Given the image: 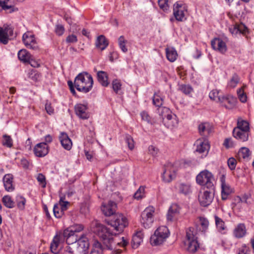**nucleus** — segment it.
I'll return each mask as SVG.
<instances>
[{"instance_id": "obj_1", "label": "nucleus", "mask_w": 254, "mask_h": 254, "mask_svg": "<svg viewBox=\"0 0 254 254\" xmlns=\"http://www.w3.org/2000/svg\"><path fill=\"white\" fill-rule=\"evenodd\" d=\"M116 209L117 204L113 201L104 203L101 206V210L105 216L113 215L111 220H106L107 223L113 229L104 226L97 220L92 221L91 225L93 232L102 238L103 244L109 250H112L115 244L124 247L128 244V242L124 237L121 239H114L113 237L114 235L122 233L125 228L128 225L127 218L122 214L116 213Z\"/></svg>"}, {"instance_id": "obj_2", "label": "nucleus", "mask_w": 254, "mask_h": 254, "mask_svg": "<svg viewBox=\"0 0 254 254\" xmlns=\"http://www.w3.org/2000/svg\"><path fill=\"white\" fill-rule=\"evenodd\" d=\"M93 84V80L92 76L86 72L79 73L74 79V87L78 91L84 93L91 90Z\"/></svg>"}, {"instance_id": "obj_3", "label": "nucleus", "mask_w": 254, "mask_h": 254, "mask_svg": "<svg viewBox=\"0 0 254 254\" xmlns=\"http://www.w3.org/2000/svg\"><path fill=\"white\" fill-rule=\"evenodd\" d=\"M197 184L206 188H215V179L212 174L207 170L201 171L196 177Z\"/></svg>"}, {"instance_id": "obj_4", "label": "nucleus", "mask_w": 254, "mask_h": 254, "mask_svg": "<svg viewBox=\"0 0 254 254\" xmlns=\"http://www.w3.org/2000/svg\"><path fill=\"white\" fill-rule=\"evenodd\" d=\"M169 231L165 226L158 227L150 238V243L152 245L157 246L162 244L169 236Z\"/></svg>"}, {"instance_id": "obj_5", "label": "nucleus", "mask_w": 254, "mask_h": 254, "mask_svg": "<svg viewBox=\"0 0 254 254\" xmlns=\"http://www.w3.org/2000/svg\"><path fill=\"white\" fill-rule=\"evenodd\" d=\"M215 194V188L203 189L198 195V201L201 206L207 207L212 202Z\"/></svg>"}, {"instance_id": "obj_6", "label": "nucleus", "mask_w": 254, "mask_h": 254, "mask_svg": "<svg viewBox=\"0 0 254 254\" xmlns=\"http://www.w3.org/2000/svg\"><path fill=\"white\" fill-rule=\"evenodd\" d=\"M155 209L153 206L146 207L141 213L140 222L145 228H150L154 222Z\"/></svg>"}, {"instance_id": "obj_7", "label": "nucleus", "mask_w": 254, "mask_h": 254, "mask_svg": "<svg viewBox=\"0 0 254 254\" xmlns=\"http://www.w3.org/2000/svg\"><path fill=\"white\" fill-rule=\"evenodd\" d=\"M185 245L188 246V251L190 253H195L199 248L197 238L193 234L191 228L187 230Z\"/></svg>"}, {"instance_id": "obj_8", "label": "nucleus", "mask_w": 254, "mask_h": 254, "mask_svg": "<svg viewBox=\"0 0 254 254\" xmlns=\"http://www.w3.org/2000/svg\"><path fill=\"white\" fill-rule=\"evenodd\" d=\"M187 12V7L182 2H176L173 6V15L176 20L183 21L186 20L185 13Z\"/></svg>"}, {"instance_id": "obj_9", "label": "nucleus", "mask_w": 254, "mask_h": 254, "mask_svg": "<svg viewBox=\"0 0 254 254\" xmlns=\"http://www.w3.org/2000/svg\"><path fill=\"white\" fill-rule=\"evenodd\" d=\"M22 41L28 49L36 50L39 48L34 35L29 32H26L23 35Z\"/></svg>"}, {"instance_id": "obj_10", "label": "nucleus", "mask_w": 254, "mask_h": 254, "mask_svg": "<svg viewBox=\"0 0 254 254\" xmlns=\"http://www.w3.org/2000/svg\"><path fill=\"white\" fill-rule=\"evenodd\" d=\"M176 168L171 163L164 166V170L162 175L163 180L165 182H170L176 177Z\"/></svg>"}, {"instance_id": "obj_11", "label": "nucleus", "mask_w": 254, "mask_h": 254, "mask_svg": "<svg viewBox=\"0 0 254 254\" xmlns=\"http://www.w3.org/2000/svg\"><path fill=\"white\" fill-rule=\"evenodd\" d=\"M74 246H76L77 253L81 254H86L89 246L88 238L83 234L80 235L79 239Z\"/></svg>"}, {"instance_id": "obj_12", "label": "nucleus", "mask_w": 254, "mask_h": 254, "mask_svg": "<svg viewBox=\"0 0 254 254\" xmlns=\"http://www.w3.org/2000/svg\"><path fill=\"white\" fill-rule=\"evenodd\" d=\"M237 98L231 95L222 96V98H219V102L221 106L227 109L234 108L237 103Z\"/></svg>"}, {"instance_id": "obj_13", "label": "nucleus", "mask_w": 254, "mask_h": 254, "mask_svg": "<svg viewBox=\"0 0 254 254\" xmlns=\"http://www.w3.org/2000/svg\"><path fill=\"white\" fill-rule=\"evenodd\" d=\"M74 111L76 115L80 119L86 120L89 118L90 115L88 111L87 104H77L74 106Z\"/></svg>"}, {"instance_id": "obj_14", "label": "nucleus", "mask_w": 254, "mask_h": 254, "mask_svg": "<svg viewBox=\"0 0 254 254\" xmlns=\"http://www.w3.org/2000/svg\"><path fill=\"white\" fill-rule=\"evenodd\" d=\"M221 186V197L222 200L227 199L228 196L233 192V189L225 182V176L222 175L220 178Z\"/></svg>"}, {"instance_id": "obj_15", "label": "nucleus", "mask_w": 254, "mask_h": 254, "mask_svg": "<svg viewBox=\"0 0 254 254\" xmlns=\"http://www.w3.org/2000/svg\"><path fill=\"white\" fill-rule=\"evenodd\" d=\"M63 236L68 245H75L78 240L80 235L73 233V232L66 229L63 231Z\"/></svg>"}, {"instance_id": "obj_16", "label": "nucleus", "mask_w": 254, "mask_h": 254, "mask_svg": "<svg viewBox=\"0 0 254 254\" xmlns=\"http://www.w3.org/2000/svg\"><path fill=\"white\" fill-rule=\"evenodd\" d=\"M35 155L39 157L46 156L49 152V146L46 143H39L37 144L33 150Z\"/></svg>"}, {"instance_id": "obj_17", "label": "nucleus", "mask_w": 254, "mask_h": 254, "mask_svg": "<svg viewBox=\"0 0 254 254\" xmlns=\"http://www.w3.org/2000/svg\"><path fill=\"white\" fill-rule=\"evenodd\" d=\"M212 48L215 50L219 51L222 54L225 53L227 51V46L225 43L220 38H214L211 42Z\"/></svg>"}, {"instance_id": "obj_18", "label": "nucleus", "mask_w": 254, "mask_h": 254, "mask_svg": "<svg viewBox=\"0 0 254 254\" xmlns=\"http://www.w3.org/2000/svg\"><path fill=\"white\" fill-rule=\"evenodd\" d=\"M163 123L167 128L173 129L178 126L179 120L177 116L173 113L171 115H168L167 118H163Z\"/></svg>"}, {"instance_id": "obj_19", "label": "nucleus", "mask_w": 254, "mask_h": 254, "mask_svg": "<svg viewBox=\"0 0 254 254\" xmlns=\"http://www.w3.org/2000/svg\"><path fill=\"white\" fill-rule=\"evenodd\" d=\"M196 151L199 153L207 154L209 149L208 141L205 139H199L196 141Z\"/></svg>"}, {"instance_id": "obj_20", "label": "nucleus", "mask_w": 254, "mask_h": 254, "mask_svg": "<svg viewBox=\"0 0 254 254\" xmlns=\"http://www.w3.org/2000/svg\"><path fill=\"white\" fill-rule=\"evenodd\" d=\"M3 186L6 191L11 192L14 190L13 177L12 174H7L2 179Z\"/></svg>"}, {"instance_id": "obj_21", "label": "nucleus", "mask_w": 254, "mask_h": 254, "mask_svg": "<svg viewBox=\"0 0 254 254\" xmlns=\"http://www.w3.org/2000/svg\"><path fill=\"white\" fill-rule=\"evenodd\" d=\"M250 132L234 128L233 136L237 140L241 142L247 141L249 139Z\"/></svg>"}, {"instance_id": "obj_22", "label": "nucleus", "mask_w": 254, "mask_h": 254, "mask_svg": "<svg viewBox=\"0 0 254 254\" xmlns=\"http://www.w3.org/2000/svg\"><path fill=\"white\" fill-rule=\"evenodd\" d=\"M247 229L245 224L239 223L237 224L233 231V236L238 239L242 238L246 236Z\"/></svg>"}, {"instance_id": "obj_23", "label": "nucleus", "mask_w": 254, "mask_h": 254, "mask_svg": "<svg viewBox=\"0 0 254 254\" xmlns=\"http://www.w3.org/2000/svg\"><path fill=\"white\" fill-rule=\"evenodd\" d=\"M59 139L63 148L67 150H70L72 147V143L67 133L64 132L61 133Z\"/></svg>"}, {"instance_id": "obj_24", "label": "nucleus", "mask_w": 254, "mask_h": 254, "mask_svg": "<svg viewBox=\"0 0 254 254\" xmlns=\"http://www.w3.org/2000/svg\"><path fill=\"white\" fill-rule=\"evenodd\" d=\"M181 208L177 204H172L168 211L167 218L168 221H172L180 212Z\"/></svg>"}, {"instance_id": "obj_25", "label": "nucleus", "mask_w": 254, "mask_h": 254, "mask_svg": "<svg viewBox=\"0 0 254 254\" xmlns=\"http://www.w3.org/2000/svg\"><path fill=\"white\" fill-rule=\"evenodd\" d=\"M175 188L179 193L186 195L191 192L190 185L188 183H178Z\"/></svg>"}, {"instance_id": "obj_26", "label": "nucleus", "mask_w": 254, "mask_h": 254, "mask_svg": "<svg viewBox=\"0 0 254 254\" xmlns=\"http://www.w3.org/2000/svg\"><path fill=\"white\" fill-rule=\"evenodd\" d=\"M197 229L202 232H205L208 229L209 221L208 219L204 217H199L198 220L196 222Z\"/></svg>"}, {"instance_id": "obj_27", "label": "nucleus", "mask_w": 254, "mask_h": 254, "mask_svg": "<svg viewBox=\"0 0 254 254\" xmlns=\"http://www.w3.org/2000/svg\"><path fill=\"white\" fill-rule=\"evenodd\" d=\"M143 234L142 231H137L132 237L131 245L133 249L137 248L143 241Z\"/></svg>"}, {"instance_id": "obj_28", "label": "nucleus", "mask_w": 254, "mask_h": 254, "mask_svg": "<svg viewBox=\"0 0 254 254\" xmlns=\"http://www.w3.org/2000/svg\"><path fill=\"white\" fill-rule=\"evenodd\" d=\"M198 129L200 134L204 136H207L211 131L210 126L207 123H203L199 124L198 127Z\"/></svg>"}, {"instance_id": "obj_29", "label": "nucleus", "mask_w": 254, "mask_h": 254, "mask_svg": "<svg viewBox=\"0 0 254 254\" xmlns=\"http://www.w3.org/2000/svg\"><path fill=\"white\" fill-rule=\"evenodd\" d=\"M99 82L103 86L107 87L109 84L107 73L103 71H99L97 73Z\"/></svg>"}, {"instance_id": "obj_30", "label": "nucleus", "mask_w": 254, "mask_h": 254, "mask_svg": "<svg viewBox=\"0 0 254 254\" xmlns=\"http://www.w3.org/2000/svg\"><path fill=\"white\" fill-rule=\"evenodd\" d=\"M108 45V42L105 37L100 35L98 37L96 41V46L101 51L105 50Z\"/></svg>"}, {"instance_id": "obj_31", "label": "nucleus", "mask_w": 254, "mask_h": 254, "mask_svg": "<svg viewBox=\"0 0 254 254\" xmlns=\"http://www.w3.org/2000/svg\"><path fill=\"white\" fill-rule=\"evenodd\" d=\"M60 241V236L56 235L53 238L50 245V250L52 253L57 254L59 253L58 247Z\"/></svg>"}, {"instance_id": "obj_32", "label": "nucleus", "mask_w": 254, "mask_h": 254, "mask_svg": "<svg viewBox=\"0 0 254 254\" xmlns=\"http://www.w3.org/2000/svg\"><path fill=\"white\" fill-rule=\"evenodd\" d=\"M166 54L167 58L169 61L173 62L177 59L178 55L175 48L173 47L166 48Z\"/></svg>"}, {"instance_id": "obj_33", "label": "nucleus", "mask_w": 254, "mask_h": 254, "mask_svg": "<svg viewBox=\"0 0 254 254\" xmlns=\"http://www.w3.org/2000/svg\"><path fill=\"white\" fill-rule=\"evenodd\" d=\"M234 128L250 132L249 123L247 121L244 120L242 118H239L238 119L237 127Z\"/></svg>"}, {"instance_id": "obj_34", "label": "nucleus", "mask_w": 254, "mask_h": 254, "mask_svg": "<svg viewBox=\"0 0 254 254\" xmlns=\"http://www.w3.org/2000/svg\"><path fill=\"white\" fill-rule=\"evenodd\" d=\"M18 57L19 60L24 63L30 61L31 55L25 49L20 50L18 53Z\"/></svg>"}, {"instance_id": "obj_35", "label": "nucleus", "mask_w": 254, "mask_h": 254, "mask_svg": "<svg viewBox=\"0 0 254 254\" xmlns=\"http://www.w3.org/2000/svg\"><path fill=\"white\" fill-rule=\"evenodd\" d=\"M9 0H0V7L5 10H9L10 12L17 10V8L11 4H8Z\"/></svg>"}, {"instance_id": "obj_36", "label": "nucleus", "mask_w": 254, "mask_h": 254, "mask_svg": "<svg viewBox=\"0 0 254 254\" xmlns=\"http://www.w3.org/2000/svg\"><path fill=\"white\" fill-rule=\"evenodd\" d=\"M153 104L157 107L162 106L164 102V97L160 93H155L152 98Z\"/></svg>"}, {"instance_id": "obj_37", "label": "nucleus", "mask_w": 254, "mask_h": 254, "mask_svg": "<svg viewBox=\"0 0 254 254\" xmlns=\"http://www.w3.org/2000/svg\"><path fill=\"white\" fill-rule=\"evenodd\" d=\"M103 247L101 243L97 241H95L92 246V248L90 254H102Z\"/></svg>"}, {"instance_id": "obj_38", "label": "nucleus", "mask_w": 254, "mask_h": 254, "mask_svg": "<svg viewBox=\"0 0 254 254\" xmlns=\"http://www.w3.org/2000/svg\"><path fill=\"white\" fill-rule=\"evenodd\" d=\"M158 113L162 118V121H163V118H166L168 117V115H171L173 114L168 108L163 106L158 108Z\"/></svg>"}, {"instance_id": "obj_39", "label": "nucleus", "mask_w": 254, "mask_h": 254, "mask_svg": "<svg viewBox=\"0 0 254 254\" xmlns=\"http://www.w3.org/2000/svg\"><path fill=\"white\" fill-rule=\"evenodd\" d=\"M2 201L4 205L7 208H12L14 207L15 202L10 195H4L2 198Z\"/></svg>"}, {"instance_id": "obj_40", "label": "nucleus", "mask_w": 254, "mask_h": 254, "mask_svg": "<svg viewBox=\"0 0 254 254\" xmlns=\"http://www.w3.org/2000/svg\"><path fill=\"white\" fill-rule=\"evenodd\" d=\"M214 219L215 225L218 230L219 232H222V231L225 230L226 227L224 221L217 215L214 216Z\"/></svg>"}, {"instance_id": "obj_41", "label": "nucleus", "mask_w": 254, "mask_h": 254, "mask_svg": "<svg viewBox=\"0 0 254 254\" xmlns=\"http://www.w3.org/2000/svg\"><path fill=\"white\" fill-rule=\"evenodd\" d=\"M240 81L239 76L235 73L228 82V86L231 88H235Z\"/></svg>"}, {"instance_id": "obj_42", "label": "nucleus", "mask_w": 254, "mask_h": 254, "mask_svg": "<svg viewBox=\"0 0 254 254\" xmlns=\"http://www.w3.org/2000/svg\"><path fill=\"white\" fill-rule=\"evenodd\" d=\"M16 202L17 206L19 209L23 210L24 209L26 199L24 197L21 195H17L16 197Z\"/></svg>"}, {"instance_id": "obj_43", "label": "nucleus", "mask_w": 254, "mask_h": 254, "mask_svg": "<svg viewBox=\"0 0 254 254\" xmlns=\"http://www.w3.org/2000/svg\"><path fill=\"white\" fill-rule=\"evenodd\" d=\"M234 30H236V34L238 32L243 34H246L248 32V28L243 23L236 25L234 27Z\"/></svg>"}, {"instance_id": "obj_44", "label": "nucleus", "mask_w": 254, "mask_h": 254, "mask_svg": "<svg viewBox=\"0 0 254 254\" xmlns=\"http://www.w3.org/2000/svg\"><path fill=\"white\" fill-rule=\"evenodd\" d=\"M53 213L55 216L57 218H61L64 214V212L58 204H55L54 205L53 207Z\"/></svg>"}, {"instance_id": "obj_45", "label": "nucleus", "mask_w": 254, "mask_h": 254, "mask_svg": "<svg viewBox=\"0 0 254 254\" xmlns=\"http://www.w3.org/2000/svg\"><path fill=\"white\" fill-rule=\"evenodd\" d=\"M127 42V40L125 39L123 36H121L118 39L119 47L124 53H126L127 51V49L126 46Z\"/></svg>"}, {"instance_id": "obj_46", "label": "nucleus", "mask_w": 254, "mask_h": 254, "mask_svg": "<svg viewBox=\"0 0 254 254\" xmlns=\"http://www.w3.org/2000/svg\"><path fill=\"white\" fill-rule=\"evenodd\" d=\"M237 95L240 101L242 103H245L247 101V96L245 93L243 88H240L237 90Z\"/></svg>"}, {"instance_id": "obj_47", "label": "nucleus", "mask_w": 254, "mask_h": 254, "mask_svg": "<svg viewBox=\"0 0 254 254\" xmlns=\"http://www.w3.org/2000/svg\"><path fill=\"white\" fill-rule=\"evenodd\" d=\"M84 229V226L82 224H76L67 228V229L73 232V233L77 234V233L82 231Z\"/></svg>"}, {"instance_id": "obj_48", "label": "nucleus", "mask_w": 254, "mask_h": 254, "mask_svg": "<svg viewBox=\"0 0 254 254\" xmlns=\"http://www.w3.org/2000/svg\"><path fill=\"white\" fill-rule=\"evenodd\" d=\"M112 88L116 94H118L121 89L122 84L118 79H114L112 83Z\"/></svg>"}, {"instance_id": "obj_49", "label": "nucleus", "mask_w": 254, "mask_h": 254, "mask_svg": "<svg viewBox=\"0 0 254 254\" xmlns=\"http://www.w3.org/2000/svg\"><path fill=\"white\" fill-rule=\"evenodd\" d=\"M3 145L10 148L12 146L13 141L11 137L9 135H4L2 142Z\"/></svg>"}, {"instance_id": "obj_50", "label": "nucleus", "mask_w": 254, "mask_h": 254, "mask_svg": "<svg viewBox=\"0 0 254 254\" xmlns=\"http://www.w3.org/2000/svg\"><path fill=\"white\" fill-rule=\"evenodd\" d=\"M65 198L64 196H61L59 201V203L58 204L60 205V207L61 208V209L64 212L67 210V206L69 204L68 201L65 200Z\"/></svg>"}, {"instance_id": "obj_51", "label": "nucleus", "mask_w": 254, "mask_h": 254, "mask_svg": "<svg viewBox=\"0 0 254 254\" xmlns=\"http://www.w3.org/2000/svg\"><path fill=\"white\" fill-rule=\"evenodd\" d=\"M160 8L164 11H167L169 8V0H158Z\"/></svg>"}, {"instance_id": "obj_52", "label": "nucleus", "mask_w": 254, "mask_h": 254, "mask_svg": "<svg viewBox=\"0 0 254 254\" xmlns=\"http://www.w3.org/2000/svg\"><path fill=\"white\" fill-rule=\"evenodd\" d=\"M210 99L219 102V98H222V96L219 95V91L217 89H214L209 94Z\"/></svg>"}, {"instance_id": "obj_53", "label": "nucleus", "mask_w": 254, "mask_h": 254, "mask_svg": "<svg viewBox=\"0 0 254 254\" xmlns=\"http://www.w3.org/2000/svg\"><path fill=\"white\" fill-rule=\"evenodd\" d=\"M3 30H4V32L8 41L15 37L13 34V28L11 26H7L3 28Z\"/></svg>"}, {"instance_id": "obj_54", "label": "nucleus", "mask_w": 254, "mask_h": 254, "mask_svg": "<svg viewBox=\"0 0 254 254\" xmlns=\"http://www.w3.org/2000/svg\"><path fill=\"white\" fill-rule=\"evenodd\" d=\"M180 90L185 94H189L193 91V89L190 85L183 84L180 86Z\"/></svg>"}, {"instance_id": "obj_55", "label": "nucleus", "mask_w": 254, "mask_h": 254, "mask_svg": "<svg viewBox=\"0 0 254 254\" xmlns=\"http://www.w3.org/2000/svg\"><path fill=\"white\" fill-rule=\"evenodd\" d=\"M0 42L3 44H6L8 42L4 30L1 27H0Z\"/></svg>"}, {"instance_id": "obj_56", "label": "nucleus", "mask_w": 254, "mask_h": 254, "mask_svg": "<svg viewBox=\"0 0 254 254\" xmlns=\"http://www.w3.org/2000/svg\"><path fill=\"white\" fill-rule=\"evenodd\" d=\"M144 190L145 189L143 187H140L134 194V198L137 199L141 198L144 195Z\"/></svg>"}, {"instance_id": "obj_57", "label": "nucleus", "mask_w": 254, "mask_h": 254, "mask_svg": "<svg viewBox=\"0 0 254 254\" xmlns=\"http://www.w3.org/2000/svg\"><path fill=\"white\" fill-rule=\"evenodd\" d=\"M36 178L38 182L42 185V187L45 188L46 186L45 176L43 174L39 173L37 175Z\"/></svg>"}, {"instance_id": "obj_58", "label": "nucleus", "mask_w": 254, "mask_h": 254, "mask_svg": "<svg viewBox=\"0 0 254 254\" xmlns=\"http://www.w3.org/2000/svg\"><path fill=\"white\" fill-rule=\"evenodd\" d=\"M239 153L243 158L248 157L250 155V151L247 147H242L240 150Z\"/></svg>"}, {"instance_id": "obj_59", "label": "nucleus", "mask_w": 254, "mask_h": 254, "mask_svg": "<svg viewBox=\"0 0 254 254\" xmlns=\"http://www.w3.org/2000/svg\"><path fill=\"white\" fill-rule=\"evenodd\" d=\"M240 199L242 202L249 204L251 203V195L250 193H245L240 198Z\"/></svg>"}, {"instance_id": "obj_60", "label": "nucleus", "mask_w": 254, "mask_h": 254, "mask_svg": "<svg viewBox=\"0 0 254 254\" xmlns=\"http://www.w3.org/2000/svg\"><path fill=\"white\" fill-rule=\"evenodd\" d=\"M140 116L142 120L146 121L148 123H150L151 124H153L151 120V118L150 117L147 112L143 111L141 112Z\"/></svg>"}, {"instance_id": "obj_61", "label": "nucleus", "mask_w": 254, "mask_h": 254, "mask_svg": "<svg viewBox=\"0 0 254 254\" xmlns=\"http://www.w3.org/2000/svg\"><path fill=\"white\" fill-rule=\"evenodd\" d=\"M237 161L233 157L230 158L227 161L228 165L231 170H233L235 169L236 166Z\"/></svg>"}, {"instance_id": "obj_62", "label": "nucleus", "mask_w": 254, "mask_h": 254, "mask_svg": "<svg viewBox=\"0 0 254 254\" xmlns=\"http://www.w3.org/2000/svg\"><path fill=\"white\" fill-rule=\"evenodd\" d=\"M55 31L58 36H62L64 32V28L63 25L58 24L56 26Z\"/></svg>"}, {"instance_id": "obj_63", "label": "nucleus", "mask_w": 254, "mask_h": 254, "mask_svg": "<svg viewBox=\"0 0 254 254\" xmlns=\"http://www.w3.org/2000/svg\"><path fill=\"white\" fill-rule=\"evenodd\" d=\"M126 142L127 144L128 148L132 150L134 148V141L130 135H127L126 137Z\"/></svg>"}, {"instance_id": "obj_64", "label": "nucleus", "mask_w": 254, "mask_h": 254, "mask_svg": "<svg viewBox=\"0 0 254 254\" xmlns=\"http://www.w3.org/2000/svg\"><path fill=\"white\" fill-rule=\"evenodd\" d=\"M224 145L227 148L234 146V143L231 138H226L224 140Z\"/></svg>"}]
</instances>
